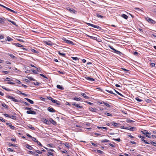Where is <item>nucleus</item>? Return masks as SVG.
I'll return each instance as SVG.
<instances>
[{
	"label": "nucleus",
	"instance_id": "f257e3e1",
	"mask_svg": "<svg viewBox=\"0 0 156 156\" xmlns=\"http://www.w3.org/2000/svg\"><path fill=\"white\" fill-rule=\"evenodd\" d=\"M48 99L50 100H51L52 102L56 103V104L59 105H60V103L59 102L57 101V100H54L53 98H51V97H47Z\"/></svg>",
	"mask_w": 156,
	"mask_h": 156
},
{
	"label": "nucleus",
	"instance_id": "f03ea898",
	"mask_svg": "<svg viewBox=\"0 0 156 156\" xmlns=\"http://www.w3.org/2000/svg\"><path fill=\"white\" fill-rule=\"evenodd\" d=\"M87 24L89 26H91L93 27L96 28L98 30H102V28L98 26L94 25L93 24H91L90 23H87Z\"/></svg>",
	"mask_w": 156,
	"mask_h": 156
},
{
	"label": "nucleus",
	"instance_id": "7ed1b4c3",
	"mask_svg": "<svg viewBox=\"0 0 156 156\" xmlns=\"http://www.w3.org/2000/svg\"><path fill=\"white\" fill-rule=\"evenodd\" d=\"M6 97L9 99H11L12 101L14 102H19V100L15 99L14 97L8 95L6 96Z\"/></svg>",
	"mask_w": 156,
	"mask_h": 156
},
{
	"label": "nucleus",
	"instance_id": "20e7f679",
	"mask_svg": "<svg viewBox=\"0 0 156 156\" xmlns=\"http://www.w3.org/2000/svg\"><path fill=\"white\" fill-rule=\"evenodd\" d=\"M5 80H6V81H8L10 82H8L7 83H8V84H11V85H14L15 84V83H14L10 82L11 81H15L9 77H6V79Z\"/></svg>",
	"mask_w": 156,
	"mask_h": 156
},
{
	"label": "nucleus",
	"instance_id": "39448f33",
	"mask_svg": "<svg viewBox=\"0 0 156 156\" xmlns=\"http://www.w3.org/2000/svg\"><path fill=\"white\" fill-rule=\"evenodd\" d=\"M62 40L64 41L66 43L71 44L72 45H74V43L71 41L69 40H68L66 39L65 37H63L62 38Z\"/></svg>",
	"mask_w": 156,
	"mask_h": 156
},
{
	"label": "nucleus",
	"instance_id": "423d86ee",
	"mask_svg": "<svg viewBox=\"0 0 156 156\" xmlns=\"http://www.w3.org/2000/svg\"><path fill=\"white\" fill-rule=\"evenodd\" d=\"M85 79L87 80L90 82H93L95 81L94 79H93L92 78L88 76H86L85 77Z\"/></svg>",
	"mask_w": 156,
	"mask_h": 156
},
{
	"label": "nucleus",
	"instance_id": "0eeeda50",
	"mask_svg": "<svg viewBox=\"0 0 156 156\" xmlns=\"http://www.w3.org/2000/svg\"><path fill=\"white\" fill-rule=\"evenodd\" d=\"M27 113L28 114H31L32 115H36V113L34 111L30 110L27 111Z\"/></svg>",
	"mask_w": 156,
	"mask_h": 156
},
{
	"label": "nucleus",
	"instance_id": "6e6552de",
	"mask_svg": "<svg viewBox=\"0 0 156 156\" xmlns=\"http://www.w3.org/2000/svg\"><path fill=\"white\" fill-rule=\"evenodd\" d=\"M112 125L114 127H118L120 126V124L113 121L112 122Z\"/></svg>",
	"mask_w": 156,
	"mask_h": 156
},
{
	"label": "nucleus",
	"instance_id": "1a4fd4ad",
	"mask_svg": "<svg viewBox=\"0 0 156 156\" xmlns=\"http://www.w3.org/2000/svg\"><path fill=\"white\" fill-rule=\"evenodd\" d=\"M87 36L89 37H90V39L93 40H96L97 41H99L98 40H99V38H98L97 37H93L90 36V35H87Z\"/></svg>",
	"mask_w": 156,
	"mask_h": 156
},
{
	"label": "nucleus",
	"instance_id": "9d476101",
	"mask_svg": "<svg viewBox=\"0 0 156 156\" xmlns=\"http://www.w3.org/2000/svg\"><path fill=\"white\" fill-rule=\"evenodd\" d=\"M49 121L50 123H51L54 125H56L57 124L56 122L51 118L49 119Z\"/></svg>",
	"mask_w": 156,
	"mask_h": 156
},
{
	"label": "nucleus",
	"instance_id": "9b49d317",
	"mask_svg": "<svg viewBox=\"0 0 156 156\" xmlns=\"http://www.w3.org/2000/svg\"><path fill=\"white\" fill-rule=\"evenodd\" d=\"M141 133L144 134L146 135L147 134H148L150 135L151 133L148 132L146 130H144L143 131H141Z\"/></svg>",
	"mask_w": 156,
	"mask_h": 156
},
{
	"label": "nucleus",
	"instance_id": "f8f14e48",
	"mask_svg": "<svg viewBox=\"0 0 156 156\" xmlns=\"http://www.w3.org/2000/svg\"><path fill=\"white\" fill-rule=\"evenodd\" d=\"M44 43L45 44L49 46H51L52 45V42L49 41H45L44 42Z\"/></svg>",
	"mask_w": 156,
	"mask_h": 156
},
{
	"label": "nucleus",
	"instance_id": "ddd939ff",
	"mask_svg": "<svg viewBox=\"0 0 156 156\" xmlns=\"http://www.w3.org/2000/svg\"><path fill=\"white\" fill-rule=\"evenodd\" d=\"M72 104L74 106H75L77 108H82V106H80L78 104H77L74 102L72 103Z\"/></svg>",
	"mask_w": 156,
	"mask_h": 156
},
{
	"label": "nucleus",
	"instance_id": "4468645a",
	"mask_svg": "<svg viewBox=\"0 0 156 156\" xmlns=\"http://www.w3.org/2000/svg\"><path fill=\"white\" fill-rule=\"evenodd\" d=\"M47 110L49 112H55V111L53 108H51L50 107H48L47 109Z\"/></svg>",
	"mask_w": 156,
	"mask_h": 156
},
{
	"label": "nucleus",
	"instance_id": "2eb2a0df",
	"mask_svg": "<svg viewBox=\"0 0 156 156\" xmlns=\"http://www.w3.org/2000/svg\"><path fill=\"white\" fill-rule=\"evenodd\" d=\"M42 121L44 123L47 124H50L49 121L46 119H43L42 120Z\"/></svg>",
	"mask_w": 156,
	"mask_h": 156
},
{
	"label": "nucleus",
	"instance_id": "dca6fc26",
	"mask_svg": "<svg viewBox=\"0 0 156 156\" xmlns=\"http://www.w3.org/2000/svg\"><path fill=\"white\" fill-rule=\"evenodd\" d=\"M135 127H134L129 126L126 128V129L129 130L133 131H134V130L135 129Z\"/></svg>",
	"mask_w": 156,
	"mask_h": 156
},
{
	"label": "nucleus",
	"instance_id": "f3484780",
	"mask_svg": "<svg viewBox=\"0 0 156 156\" xmlns=\"http://www.w3.org/2000/svg\"><path fill=\"white\" fill-rule=\"evenodd\" d=\"M25 146L26 148L29 150H32L33 149V148L30 145L28 144H26Z\"/></svg>",
	"mask_w": 156,
	"mask_h": 156
},
{
	"label": "nucleus",
	"instance_id": "a211bd4d",
	"mask_svg": "<svg viewBox=\"0 0 156 156\" xmlns=\"http://www.w3.org/2000/svg\"><path fill=\"white\" fill-rule=\"evenodd\" d=\"M67 9L72 13H74L75 12V10L73 9H71V8H68Z\"/></svg>",
	"mask_w": 156,
	"mask_h": 156
},
{
	"label": "nucleus",
	"instance_id": "6ab92c4d",
	"mask_svg": "<svg viewBox=\"0 0 156 156\" xmlns=\"http://www.w3.org/2000/svg\"><path fill=\"white\" fill-rule=\"evenodd\" d=\"M13 45H15V46H16V47H22L23 46L22 45H21L18 43H13Z\"/></svg>",
	"mask_w": 156,
	"mask_h": 156
},
{
	"label": "nucleus",
	"instance_id": "aec40b11",
	"mask_svg": "<svg viewBox=\"0 0 156 156\" xmlns=\"http://www.w3.org/2000/svg\"><path fill=\"white\" fill-rule=\"evenodd\" d=\"M81 94L84 98L86 99L89 98V97L87 96L84 93H82Z\"/></svg>",
	"mask_w": 156,
	"mask_h": 156
},
{
	"label": "nucleus",
	"instance_id": "412c9836",
	"mask_svg": "<svg viewBox=\"0 0 156 156\" xmlns=\"http://www.w3.org/2000/svg\"><path fill=\"white\" fill-rule=\"evenodd\" d=\"M5 18H0V23L2 24H4V19H5Z\"/></svg>",
	"mask_w": 156,
	"mask_h": 156
},
{
	"label": "nucleus",
	"instance_id": "4be33fe9",
	"mask_svg": "<svg viewBox=\"0 0 156 156\" xmlns=\"http://www.w3.org/2000/svg\"><path fill=\"white\" fill-rule=\"evenodd\" d=\"M114 52L116 53L117 54H118V55H120V56L121 55L123 54L120 51H119L117 50H115V51Z\"/></svg>",
	"mask_w": 156,
	"mask_h": 156
},
{
	"label": "nucleus",
	"instance_id": "5701e85b",
	"mask_svg": "<svg viewBox=\"0 0 156 156\" xmlns=\"http://www.w3.org/2000/svg\"><path fill=\"white\" fill-rule=\"evenodd\" d=\"M105 91L108 93L114 94L115 96H117V94L114 93L112 90H105Z\"/></svg>",
	"mask_w": 156,
	"mask_h": 156
},
{
	"label": "nucleus",
	"instance_id": "b1692460",
	"mask_svg": "<svg viewBox=\"0 0 156 156\" xmlns=\"http://www.w3.org/2000/svg\"><path fill=\"white\" fill-rule=\"evenodd\" d=\"M28 102L30 103L31 104H33L34 102L32 100L28 98H25Z\"/></svg>",
	"mask_w": 156,
	"mask_h": 156
},
{
	"label": "nucleus",
	"instance_id": "393cba45",
	"mask_svg": "<svg viewBox=\"0 0 156 156\" xmlns=\"http://www.w3.org/2000/svg\"><path fill=\"white\" fill-rule=\"evenodd\" d=\"M89 109L90 111L95 112L96 111L97 109L95 108H93L92 107H90L89 108Z\"/></svg>",
	"mask_w": 156,
	"mask_h": 156
},
{
	"label": "nucleus",
	"instance_id": "a878e982",
	"mask_svg": "<svg viewBox=\"0 0 156 156\" xmlns=\"http://www.w3.org/2000/svg\"><path fill=\"white\" fill-rule=\"evenodd\" d=\"M148 20L149 22L153 24H154L155 23V22L154 20H153L151 19L150 18H149Z\"/></svg>",
	"mask_w": 156,
	"mask_h": 156
},
{
	"label": "nucleus",
	"instance_id": "bb28decb",
	"mask_svg": "<svg viewBox=\"0 0 156 156\" xmlns=\"http://www.w3.org/2000/svg\"><path fill=\"white\" fill-rule=\"evenodd\" d=\"M69 144L68 143L66 142L64 144L67 148H70V146Z\"/></svg>",
	"mask_w": 156,
	"mask_h": 156
},
{
	"label": "nucleus",
	"instance_id": "cd10ccee",
	"mask_svg": "<svg viewBox=\"0 0 156 156\" xmlns=\"http://www.w3.org/2000/svg\"><path fill=\"white\" fill-rule=\"evenodd\" d=\"M73 99L74 100L76 101H80L81 100V98H77L75 97L73 98Z\"/></svg>",
	"mask_w": 156,
	"mask_h": 156
},
{
	"label": "nucleus",
	"instance_id": "c85d7f7f",
	"mask_svg": "<svg viewBox=\"0 0 156 156\" xmlns=\"http://www.w3.org/2000/svg\"><path fill=\"white\" fill-rule=\"evenodd\" d=\"M57 88L61 89V90H63L64 88L62 87V86L59 85H57Z\"/></svg>",
	"mask_w": 156,
	"mask_h": 156
},
{
	"label": "nucleus",
	"instance_id": "c756f323",
	"mask_svg": "<svg viewBox=\"0 0 156 156\" xmlns=\"http://www.w3.org/2000/svg\"><path fill=\"white\" fill-rule=\"evenodd\" d=\"M4 89L7 91H11V90L9 88H6L4 86H1Z\"/></svg>",
	"mask_w": 156,
	"mask_h": 156
},
{
	"label": "nucleus",
	"instance_id": "7c9ffc66",
	"mask_svg": "<svg viewBox=\"0 0 156 156\" xmlns=\"http://www.w3.org/2000/svg\"><path fill=\"white\" fill-rule=\"evenodd\" d=\"M122 17L125 19H127L128 18V16L124 14L122 15Z\"/></svg>",
	"mask_w": 156,
	"mask_h": 156
},
{
	"label": "nucleus",
	"instance_id": "2f4dec72",
	"mask_svg": "<svg viewBox=\"0 0 156 156\" xmlns=\"http://www.w3.org/2000/svg\"><path fill=\"white\" fill-rule=\"evenodd\" d=\"M8 55H9V56H10V57L11 58H14V59H16V58L15 56H14L13 55H12V54H10L9 53H8Z\"/></svg>",
	"mask_w": 156,
	"mask_h": 156
},
{
	"label": "nucleus",
	"instance_id": "473e14b6",
	"mask_svg": "<svg viewBox=\"0 0 156 156\" xmlns=\"http://www.w3.org/2000/svg\"><path fill=\"white\" fill-rule=\"evenodd\" d=\"M58 54L61 56H62L63 57H65V56L66 54L65 53H61L59 51H58Z\"/></svg>",
	"mask_w": 156,
	"mask_h": 156
},
{
	"label": "nucleus",
	"instance_id": "72a5a7b5",
	"mask_svg": "<svg viewBox=\"0 0 156 156\" xmlns=\"http://www.w3.org/2000/svg\"><path fill=\"white\" fill-rule=\"evenodd\" d=\"M135 99L138 101L141 102L143 101V100L140 99L139 98L136 97L135 98Z\"/></svg>",
	"mask_w": 156,
	"mask_h": 156
},
{
	"label": "nucleus",
	"instance_id": "f704fd0d",
	"mask_svg": "<svg viewBox=\"0 0 156 156\" xmlns=\"http://www.w3.org/2000/svg\"><path fill=\"white\" fill-rule=\"evenodd\" d=\"M109 141V140L107 139L102 140H101V142L102 143H104V142H108Z\"/></svg>",
	"mask_w": 156,
	"mask_h": 156
},
{
	"label": "nucleus",
	"instance_id": "c9c22d12",
	"mask_svg": "<svg viewBox=\"0 0 156 156\" xmlns=\"http://www.w3.org/2000/svg\"><path fill=\"white\" fill-rule=\"evenodd\" d=\"M149 143L151 144L153 146L156 147V143L151 140Z\"/></svg>",
	"mask_w": 156,
	"mask_h": 156
},
{
	"label": "nucleus",
	"instance_id": "e433bc0d",
	"mask_svg": "<svg viewBox=\"0 0 156 156\" xmlns=\"http://www.w3.org/2000/svg\"><path fill=\"white\" fill-rule=\"evenodd\" d=\"M96 15L98 17L100 18L101 19L104 18V16H103L101 15L98 13H97Z\"/></svg>",
	"mask_w": 156,
	"mask_h": 156
},
{
	"label": "nucleus",
	"instance_id": "4c0bfd02",
	"mask_svg": "<svg viewBox=\"0 0 156 156\" xmlns=\"http://www.w3.org/2000/svg\"><path fill=\"white\" fill-rule=\"evenodd\" d=\"M28 127L30 129H31L32 130H34L35 128L32 126L31 125H29L28 126Z\"/></svg>",
	"mask_w": 156,
	"mask_h": 156
},
{
	"label": "nucleus",
	"instance_id": "58836bf2",
	"mask_svg": "<svg viewBox=\"0 0 156 156\" xmlns=\"http://www.w3.org/2000/svg\"><path fill=\"white\" fill-rule=\"evenodd\" d=\"M97 128H98V129H105L106 130H107L108 129L107 127H105L98 126Z\"/></svg>",
	"mask_w": 156,
	"mask_h": 156
},
{
	"label": "nucleus",
	"instance_id": "ea45409f",
	"mask_svg": "<svg viewBox=\"0 0 156 156\" xmlns=\"http://www.w3.org/2000/svg\"><path fill=\"white\" fill-rule=\"evenodd\" d=\"M32 140L34 141V142H37V141H38V140H37V139L35 138L34 137H32L31 138Z\"/></svg>",
	"mask_w": 156,
	"mask_h": 156
},
{
	"label": "nucleus",
	"instance_id": "a19ab883",
	"mask_svg": "<svg viewBox=\"0 0 156 156\" xmlns=\"http://www.w3.org/2000/svg\"><path fill=\"white\" fill-rule=\"evenodd\" d=\"M9 118H11L12 119H14V120L16 119V116H13V115L10 116Z\"/></svg>",
	"mask_w": 156,
	"mask_h": 156
},
{
	"label": "nucleus",
	"instance_id": "79ce46f5",
	"mask_svg": "<svg viewBox=\"0 0 156 156\" xmlns=\"http://www.w3.org/2000/svg\"><path fill=\"white\" fill-rule=\"evenodd\" d=\"M7 40L9 41H11L13 40V39L8 36L7 37Z\"/></svg>",
	"mask_w": 156,
	"mask_h": 156
},
{
	"label": "nucleus",
	"instance_id": "37998d69",
	"mask_svg": "<svg viewBox=\"0 0 156 156\" xmlns=\"http://www.w3.org/2000/svg\"><path fill=\"white\" fill-rule=\"evenodd\" d=\"M30 80H33V81H35V80L32 77L29 76V77H27Z\"/></svg>",
	"mask_w": 156,
	"mask_h": 156
},
{
	"label": "nucleus",
	"instance_id": "c03bdc74",
	"mask_svg": "<svg viewBox=\"0 0 156 156\" xmlns=\"http://www.w3.org/2000/svg\"><path fill=\"white\" fill-rule=\"evenodd\" d=\"M2 106L3 107L5 108L6 109H8V108L9 106L7 105H6L5 104H2Z\"/></svg>",
	"mask_w": 156,
	"mask_h": 156
},
{
	"label": "nucleus",
	"instance_id": "a18cd8bd",
	"mask_svg": "<svg viewBox=\"0 0 156 156\" xmlns=\"http://www.w3.org/2000/svg\"><path fill=\"white\" fill-rule=\"evenodd\" d=\"M105 114L106 115L109 116H112V115L111 114H110L109 113L106 112L105 113Z\"/></svg>",
	"mask_w": 156,
	"mask_h": 156
},
{
	"label": "nucleus",
	"instance_id": "49530a36",
	"mask_svg": "<svg viewBox=\"0 0 156 156\" xmlns=\"http://www.w3.org/2000/svg\"><path fill=\"white\" fill-rule=\"evenodd\" d=\"M47 155L48 156H54L53 155V153L50 152H48V153L47 154Z\"/></svg>",
	"mask_w": 156,
	"mask_h": 156
},
{
	"label": "nucleus",
	"instance_id": "de8ad7c7",
	"mask_svg": "<svg viewBox=\"0 0 156 156\" xmlns=\"http://www.w3.org/2000/svg\"><path fill=\"white\" fill-rule=\"evenodd\" d=\"M103 103L105 105L108 107H111V105L108 104L106 103L105 102H103Z\"/></svg>",
	"mask_w": 156,
	"mask_h": 156
},
{
	"label": "nucleus",
	"instance_id": "09e8293b",
	"mask_svg": "<svg viewBox=\"0 0 156 156\" xmlns=\"http://www.w3.org/2000/svg\"><path fill=\"white\" fill-rule=\"evenodd\" d=\"M31 51L32 52L34 53H38V52L34 49H32L31 50Z\"/></svg>",
	"mask_w": 156,
	"mask_h": 156
},
{
	"label": "nucleus",
	"instance_id": "8fccbe9b",
	"mask_svg": "<svg viewBox=\"0 0 156 156\" xmlns=\"http://www.w3.org/2000/svg\"><path fill=\"white\" fill-rule=\"evenodd\" d=\"M114 90L115 92L116 93H117L119 95H120V96H121L123 97V96L122 94H121V93H119V92H118V91H116L115 90Z\"/></svg>",
	"mask_w": 156,
	"mask_h": 156
},
{
	"label": "nucleus",
	"instance_id": "3c124183",
	"mask_svg": "<svg viewBox=\"0 0 156 156\" xmlns=\"http://www.w3.org/2000/svg\"><path fill=\"white\" fill-rule=\"evenodd\" d=\"M90 142V143L93 146H94L95 147H97V145L96 144H95L94 143H93L91 141Z\"/></svg>",
	"mask_w": 156,
	"mask_h": 156
},
{
	"label": "nucleus",
	"instance_id": "603ef678",
	"mask_svg": "<svg viewBox=\"0 0 156 156\" xmlns=\"http://www.w3.org/2000/svg\"><path fill=\"white\" fill-rule=\"evenodd\" d=\"M0 120L3 122H5V120L2 117H0Z\"/></svg>",
	"mask_w": 156,
	"mask_h": 156
},
{
	"label": "nucleus",
	"instance_id": "864d4df0",
	"mask_svg": "<svg viewBox=\"0 0 156 156\" xmlns=\"http://www.w3.org/2000/svg\"><path fill=\"white\" fill-rule=\"evenodd\" d=\"M35 151H36V152L37 153H38V154H42V152L40 151L39 150H36Z\"/></svg>",
	"mask_w": 156,
	"mask_h": 156
},
{
	"label": "nucleus",
	"instance_id": "5fc2aeb1",
	"mask_svg": "<svg viewBox=\"0 0 156 156\" xmlns=\"http://www.w3.org/2000/svg\"><path fill=\"white\" fill-rule=\"evenodd\" d=\"M142 141H144L145 144H149L150 143L147 142L146 140H145L143 139L142 140Z\"/></svg>",
	"mask_w": 156,
	"mask_h": 156
},
{
	"label": "nucleus",
	"instance_id": "6e6d98bb",
	"mask_svg": "<svg viewBox=\"0 0 156 156\" xmlns=\"http://www.w3.org/2000/svg\"><path fill=\"white\" fill-rule=\"evenodd\" d=\"M72 59L74 60H78V58L77 57H72Z\"/></svg>",
	"mask_w": 156,
	"mask_h": 156
},
{
	"label": "nucleus",
	"instance_id": "4d7b16f0",
	"mask_svg": "<svg viewBox=\"0 0 156 156\" xmlns=\"http://www.w3.org/2000/svg\"><path fill=\"white\" fill-rule=\"evenodd\" d=\"M97 151L98 152L101 154H103L104 153V152L103 151L100 150H97Z\"/></svg>",
	"mask_w": 156,
	"mask_h": 156
},
{
	"label": "nucleus",
	"instance_id": "13d9d810",
	"mask_svg": "<svg viewBox=\"0 0 156 156\" xmlns=\"http://www.w3.org/2000/svg\"><path fill=\"white\" fill-rule=\"evenodd\" d=\"M9 147H11V146H13V147H16V146L15 144H11V143H9Z\"/></svg>",
	"mask_w": 156,
	"mask_h": 156
},
{
	"label": "nucleus",
	"instance_id": "bf43d9fd",
	"mask_svg": "<svg viewBox=\"0 0 156 156\" xmlns=\"http://www.w3.org/2000/svg\"><path fill=\"white\" fill-rule=\"evenodd\" d=\"M40 75L41 76L43 77L45 79H48V77L47 76H44V75H43V74H40Z\"/></svg>",
	"mask_w": 156,
	"mask_h": 156
},
{
	"label": "nucleus",
	"instance_id": "052dcab7",
	"mask_svg": "<svg viewBox=\"0 0 156 156\" xmlns=\"http://www.w3.org/2000/svg\"><path fill=\"white\" fill-rule=\"evenodd\" d=\"M9 127L11 129H14L15 127L14 126H12V125H9Z\"/></svg>",
	"mask_w": 156,
	"mask_h": 156
},
{
	"label": "nucleus",
	"instance_id": "680f3d73",
	"mask_svg": "<svg viewBox=\"0 0 156 156\" xmlns=\"http://www.w3.org/2000/svg\"><path fill=\"white\" fill-rule=\"evenodd\" d=\"M2 72L5 73L6 74H7L9 73V72L6 71H2Z\"/></svg>",
	"mask_w": 156,
	"mask_h": 156
},
{
	"label": "nucleus",
	"instance_id": "e2e57ef3",
	"mask_svg": "<svg viewBox=\"0 0 156 156\" xmlns=\"http://www.w3.org/2000/svg\"><path fill=\"white\" fill-rule=\"evenodd\" d=\"M151 67H153L155 66V64L154 63H151L150 64Z\"/></svg>",
	"mask_w": 156,
	"mask_h": 156
},
{
	"label": "nucleus",
	"instance_id": "0e129e2a",
	"mask_svg": "<svg viewBox=\"0 0 156 156\" xmlns=\"http://www.w3.org/2000/svg\"><path fill=\"white\" fill-rule=\"evenodd\" d=\"M37 143L40 146H41V147L42 146V145L41 144V143L40 142H39L38 141H37Z\"/></svg>",
	"mask_w": 156,
	"mask_h": 156
},
{
	"label": "nucleus",
	"instance_id": "69168bd1",
	"mask_svg": "<svg viewBox=\"0 0 156 156\" xmlns=\"http://www.w3.org/2000/svg\"><path fill=\"white\" fill-rule=\"evenodd\" d=\"M113 140H115V141H118V142H120V140H121L119 138H118V139H114Z\"/></svg>",
	"mask_w": 156,
	"mask_h": 156
},
{
	"label": "nucleus",
	"instance_id": "338daca9",
	"mask_svg": "<svg viewBox=\"0 0 156 156\" xmlns=\"http://www.w3.org/2000/svg\"><path fill=\"white\" fill-rule=\"evenodd\" d=\"M109 47L112 50L114 51V52L115 51L116 49H114L112 46H110Z\"/></svg>",
	"mask_w": 156,
	"mask_h": 156
},
{
	"label": "nucleus",
	"instance_id": "774afa93",
	"mask_svg": "<svg viewBox=\"0 0 156 156\" xmlns=\"http://www.w3.org/2000/svg\"><path fill=\"white\" fill-rule=\"evenodd\" d=\"M138 54H139V53L138 52H137L135 51L133 53L134 55H136V56Z\"/></svg>",
	"mask_w": 156,
	"mask_h": 156
}]
</instances>
